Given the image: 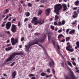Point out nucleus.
Wrapping results in <instances>:
<instances>
[{
  "instance_id": "61",
  "label": "nucleus",
  "mask_w": 79,
  "mask_h": 79,
  "mask_svg": "<svg viewBox=\"0 0 79 79\" xmlns=\"http://www.w3.org/2000/svg\"><path fill=\"white\" fill-rule=\"evenodd\" d=\"M20 3H21V4H23V1H21L20 2Z\"/></svg>"
},
{
  "instance_id": "50",
  "label": "nucleus",
  "mask_w": 79,
  "mask_h": 79,
  "mask_svg": "<svg viewBox=\"0 0 79 79\" xmlns=\"http://www.w3.org/2000/svg\"><path fill=\"white\" fill-rule=\"evenodd\" d=\"M15 62H14L12 64H11V66H13L14 65V64H15Z\"/></svg>"
},
{
  "instance_id": "30",
  "label": "nucleus",
  "mask_w": 79,
  "mask_h": 79,
  "mask_svg": "<svg viewBox=\"0 0 79 79\" xmlns=\"http://www.w3.org/2000/svg\"><path fill=\"white\" fill-rule=\"evenodd\" d=\"M5 33L7 34H10V31H5Z\"/></svg>"
},
{
  "instance_id": "5",
  "label": "nucleus",
  "mask_w": 79,
  "mask_h": 79,
  "mask_svg": "<svg viewBox=\"0 0 79 79\" xmlns=\"http://www.w3.org/2000/svg\"><path fill=\"white\" fill-rule=\"evenodd\" d=\"M78 9L76 11H73V18H76L78 16V15L79 13V7H78Z\"/></svg>"
},
{
  "instance_id": "37",
  "label": "nucleus",
  "mask_w": 79,
  "mask_h": 79,
  "mask_svg": "<svg viewBox=\"0 0 79 79\" xmlns=\"http://www.w3.org/2000/svg\"><path fill=\"white\" fill-rule=\"evenodd\" d=\"M61 64L62 67H64V62L62 61V63Z\"/></svg>"
},
{
  "instance_id": "21",
  "label": "nucleus",
  "mask_w": 79,
  "mask_h": 79,
  "mask_svg": "<svg viewBox=\"0 0 79 79\" xmlns=\"http://www.w3.org/2000/svg\"><path fill=\"white\" fill-rule=\"evenodd\" d=\"M67 63L70 66H71V67H73V65H72V64H71V62H69V60L67 61Z\"/></svg>"
},
{
  "instance_id": "34",
  "label": "nucleus",
  "mask_w": 79,
  "mask_h": 79,
  "mask_svg": "<svg viewBox=\"0 0 79 79\" xmlns=\"http://www.w3.org/2000/svg\"><path fill=\"white\" fill-rule=\"evenodd\" d=\"M28 26L29 28H30V29H31V28H32V24L31 23H30V24H28Z\"/></svg>"
},
{
  "instance_id": "26",
  "label": "nucleus",
  "mask_w": 79,
  "mask_h": 79,
  "mask_svg": "<svg viewBox=\"0 0 79 79\" xmlns=\"http://www.w3.org/2000/svg\"><path fill=\"white\" fill-rule=\"evenodd\" d=\"M47 74L45 73H44V72H42L41 73V76H46Z\"/></svg>"
},
{
  "instance_id": "2",
  "label": "nucleus",
  "mask_w": 79,
  "mask_h": 79,
  "mask_svg": "<svg viewBox=\"0 0 79 79\" xmlns=\"http://www.w3.org/2000/svg\"><path fill=\"white\" fill-rule=\"evenodd\" d=\"M16 55H23V52H14L10 55V57L6 60L5 62H4L5 64H6V63L12 60L15 57Z\"/></svg>"
},
{
  "instance_id": "56",
  "label": "nucleus",
  "mask_w": 79,
  "mask_h": 79,
  "mask_svg": "<svg viewBox=\"0 0 79 79\" xmlns=\"http://www.w3.org/2000/svg\"><path fill=\"white\" fill-rule=\"evenodd\" d=\"M77 7H74L73 8V10H77Z\"/></svg>"
},
{
  "instance_id": "55",
  "label": "nucleus",
  "mask_w": 79,
  "mask_h": 79,
  "mask_svg": "<svg viewBox=\"0 0 79 79\" xmlns=\"http://www.w3.org/2000/svg\"><path fill=\"white\" fill-rule=\"evenodd\" d=\"M27 20H28V19L27 18H26L25 19L24 21V22H26V21H27Z\"/></svg>"
},
{
  "instance_id": "27",
  "label": "nucleus",
  "mask_w": 79,
  "mask_h": 79,
  "mask_svg": "<svg viewBox=\"0 0 79 79\" xmlns=\"http://www.w3.org/2000/svg\"><path fill=\"white\" fill-rule=\"evenodd\" d=\"M29 77H34L35 76V75L32 74H29L28 75Z\"/></svg>"
},
{
  "instance_id": "31",
  "label": "nucleus",
  "mask_w": 79,
  "mask_h": 79,
  "mask_svg": "<svg viewBox=\"0 0 79 79\" xmlns=\"http://www.w3.org/2000/svg\"><path fill=\"white\" fill-rule=\"evenodd\" d=\"M27 5L28 6H29V7H32V4L29 3Z\"/></svg>"
},
{
  "instance_id": "52",
  "label": "nucleus",
  "mask_w": 79,
  "mask_h": 79,
  "mask_svg": "<svg viewBox=\"0 0 79 79\" xmlns=\"http://www.w3.org/2000/svg\"><path fill=\"white\" fill-rule=\"evenodd\" d=\"M71 60L72 61H74L75 60V58L74 57L72 58H71Z\"/></svg>"
},
{
  "instance_id": "46",
  "label": "nucleus",
  "mask_w": 79,
  "mask_h": 79,
  "mask_svg": "<svg viewBox=\"0 0 79 79\" xmlns=\"http://www.w3.org/2000/svg\"><path fill=\"white\" fill-rule=\"evenodd\" d=\"M12 43V45H15V44H16V43L15 41H13L12 42H11Z\"/></svg>"
},
{
  "instance_id": "6",
  "label": "nucleus",
  "mask_w": 79,
  "mask_h": 79,
  "mask_svg": "<svg viewBox=\"0 0 79 79\" xmlns=\"http://www.w3.org/2000/svg\"><path fill=\"white\" fill-rule=\"evenodd\" d=\"M16 28H17V27H16V26L15 25L12 24V25L11 31L12 32H16V31L17 30Z\"/></svg>"
},
{
  "instance_id": "25",
  "label": "nucleus",
  "mask_w": 79,
  "mask_h": 79,
  "mask_svg": "<svg viewBox=\"0 0 79 79\" xmlns=\"http://www.w3.org/2000/svg\"><path fill=\"white\" fill-rule=\"evenodd\" d=\"M42 13V10H39L38 11V15H41Z\"/></svg>"
},
{
  "instance_id": "62",
  "label": "nucleus",
  "mask_w": 79,
  "mask_h": 79,
  "mask_svg": "<svg viewBox=\"0 0 79 79\" xmlns=\"http://www.w3.org/2000/svg\"><path fill=\"white\" fill-rule=\"evenodd\" d=\"M31 79H35V77H32Z\"/></svg>"
},
{
  "instance_id": "10",
  "label": "nucleus",
  "mask_w": 79,
  "mask_h": 79,
  "mask_svg": "<svg viewBox=\"0 0 79 79\" xmlns=\"http://www.w3.org/2000/svg\"><path fill=\"white\" fill-rule=\"evenodd\" d=\"M48 64L49 65L50 67H52V66H53V67H54V64H55V63L54 62V61H53V60L49 62Z\"/></svg>"
},
{
  "instance_id": "64",
  "label": "nucleus",
  "mask_w": 79,
  "mask_h": 79,
  "mask_svg": "<svg viewBox=\"0 0 79 79\" xmlns=\"http://www.w3.org/2000/svg\"><path fill=\"white\" fill-rule=\"evenodd\" d=\"M76 72L78 73H79V70H77L75 71Z\"/></svg>"
},
{
  "instance_id": "11",
  "label": "nucleus",
  "mask_w": 79,
  "mask_h": 79,
  "mask_svg": "<svg viewBox=\"0 0 79 79\" xmlns=\"http://www.w3.org/2000/svg\"><path fill=\"white\" fill-rule=\"evenodd\" d=\"M46 15L49 16V14L50 13V8H48L46 10Z\"/></svg>"
},
{
  "instance_id": "7",
  "label": "nucleus",
  "mask_w": 79,
  "mask_h": 79,
  "mask_svg": "<svg viewBox=\"0 0 79 79\" xmlns=\"http://www.w3.org/2000/svg\"><path fill=\"white\" fill-rule=\"evenodd\" d=\"M72 77H73V79H77V77L74 78V74L73 72L72 73ZM64 77L65 79H70L71 77L69 76H67L65 74L64 75Z\"/></svg>"
},
{
  "instance_id": "63",
  "label": "nucleus",
  "mask_w": 79,
  "mask_h": 79,
  "mask_svg": "<svg viewBox=\"0 0 79 79\" xmlns=\"http://www.w3.org/2000/svg\"><path fill=\"white\" fill-rule=\"evenodd\" d=\"M8 21H11V17H10L8 19Z\"/></svg>"
},
{
  "instance_id": "57",
  "label": "nucleus",
  "mask_w": 79,
  "mask_h": 79,
  "mask_svg": "<svg viewBox=\"0 0 79 79\" xmlns=\"http://www.w3.org/2000/svg\"><path fill=\"white\" fill-rule=\"evenodd\" d=\"M35 67H33V69H32L31 70V72H32V70H35Z\"/></svg>"
},
{
  "instance_id": "59",
  "label": "nucleus",
  "mask_w": 79,
  "mask_h": 79,
  "mask_svg": "<svg viewBox=\"0 0 79 79\" xmlns=\"http://www.w3.org/2000/svg\"><path fill=\"white\" fill-rule=\"evenodd\" d=\"M5 25L3 23H2V27H4Z\"/></svg>"
},
{
  "instance_id": "43",
  "label": "nucleus",
  "mask_w": 79,
  "mask_h": 79,
  "mask_svg": "<svg viewBox=\"0 0 79 79\" xmlns=\"http://www.w3.org/2000/svg\"><path fill=\"white\" fill-rule=\"evenodd\" d=\"M11 42H14V41H15V39L13 38H12L11 39Z\"/></svg>"
},
{
  "instance_id": "36",
  "label": "nucleus",
  "mask_w": 79,
  "mask_h": 79,
  "mask_svg": "<svg viewBox=\"0 0 79 79\" xmlns=\"http://www.w3.org/2000/svg\"><path fill=\"white\" fill-rule=\"evenodd\" d=\"M62 25H64L65 24V21L64 20H62L61 22Z\"/></svg>"
},
{
  "instance_id": "40",
  "label": "nucleus",
  "mask_w": 79,
  "mask_h": 79,
  "mask_svg": "<svg viewBox=\"0 0 79 79\" xmlns=\"http://www.w3.org/2000/svg\"><path fill=\"white\" fill-rule=\"evenodd\" d=\"M8 15H7L6 17L4 19V20L5 21V20H6V19L8 18Z\"/></svg>"
},
{
  "instance_id": "15",
  "label": "nucleus",
  "mask_w": 79,
  "mask_h": 79,
  "mask_svg": "<svg viewBox=\"0 0 79 79\" xmlns=\"http://www.w3.org/2000/svg\"><path fill=\"white\" fill-rule=\"evenodd\" d=\"M64 37V36L63 35H62L61 34H59L58 36V38L59 40H60V38L61 37Z\"/></svg>"
},
{
  "instance_id": "41",
  "label": "nucleus",
  "mask_w": 79,
  "mask_h": 79,
  "mask_svg": "<svg viewBox=\"0 0 79 79\" xmlns=\"http://www.w3.org/2000/svg\"><path fill=\"white\" fill-rule=\"evenodd\" d=\"M69 29H70L69 28L66 30V32L67 34H68V32L69 31Z\"/></svg>"
},
{
  "instance_id": "23",
  "label": "nucleus",
  "mask_w": 79,
  "mask_h": 79,
  "mask_svg": "<svg viewBox=\"0 0 79 79\" xmlns=\"http://www.w3.org/2000/svg\"><path fill=\"white\" fill-rule=\"evenodd\" d=\"M10 10L8 9H6L5 10L4 14H7L8 12H9Z\"/></svg>"
},
{
  "instance_id": "4",
  "label": "nucleus",
  "mask_w": 79,
  "mask_h": 79,
  "mask_svg": "<svg viewBox=\"0 0 79 79\" xmlns=\"http://www.w3.org/2000/svg\"><path fill=\"white\" fill-rule=\"evenodd\" d=\"M62 9V6L60 4H57L56 5L54 6V13H56V15H59L60 13H59V11L61 10Z\"/></svg>"
},
{
  "instance_id": "14",
  "label": "nucleus",
  "mask_w": 79,
  "mask_h": 79,
  "mask_svg": "<svg viewBox=\"0 0 79 79\" xmlns=\"http://www.w3.org/2000/svg\"><path fill=\"white\" fill-rule=\"evenodd\" d=\"M74 32H75V30L73 29V30H72L70 31L69 32V34H70V35H72V34H74Z\"/></svg>"
},
{
  "instance_id": "24",
  "label": "nucleus",
  "mask_w": 79,
  "mask_h": 79,
  "mask_svg": "<svg viewBox=\"0 0 79 79\" xmlns=\"http://www.w3.org/2000/svg\"><path fill=\"white\" fill-rule=\"evenodd\" d=\"M25 15L26 16H30V13L29 12H27L25 13Z\"/></svg>"
},
{
  "instance_id": "8",
  "label": "nucleus",
  "mask_w": 79,
  "mask_h": 79,
  "mask_svg": "<svg viewBox=\"0 0 79 79\" xmlns=\"http://www.w3.org/2000/svg\"><path fill=\"white\" fill-rule=\"evenodd\" d=\"M67 45L68 46L66 47V49L67 50H69V49H71L72 48V46L70 45V43L69 42L67 43Z\"/></svg>"
},
{
  "instance_id": "39",
  "label": "nucleus",
  "mask_w": 79,
  "mask_h": 79,
  "mask_svg": "<svg viewBox=\"0 0 79 79\" xmlns=\"http://www.w3.org/2000/svg\"><path fill=\"white\" fill-rule=\"evenodd\" d=\"M50 27H51V29H52V30H54V29H55V28H54V26H53L51 25L50 26Z\"/></svg>"
},
{
  "instance_id": "35",
  "label": "nucleus",
  "mask_w": 79,
  "mask_h": 79,
  "mask_svg": "<svg viewBox=\"0 0 79 79\" xmlns=\"http://www.w3.org/2000/svg\"><path fill=\"white\" fill-rule=\"evenodd\" d=\"M76 45L77 47H78V48H79V42L77 41L76 43Z\"/></svg>"
},
{
  "instance_id": "60",
  "label": "nucleus",
  "mask_w": 79,
  "mask_h": 79,
  "mask_svg": "<svg viewBox=\"0 0 79 79\" xmlns=\"http://www.w3.org/2000/svg\"><path fill=\"white\" fill-rule=\"evenodd\" d=\"M48 40H50V36H48Z\"/></svg>"
},
{
  "instance_id": "20",
  "label": "nucleus",
  "mask_w": 79,
  "mask_h": 79,
  "mask_svg": "<svg viewBox=\"0 0 79 79\" xmlns=\"http://www.w3.org/2000/svg\"><path fill=\"white\" fill-rule=\"evenodd\" d=\"M52 71L53 73V74H54V77H55V79H56V76L55 75V70H54L53 69H52Z\"/></svg>"
},
{
  "instance_id": "38",
  "label": "nucleus",
  "mask_w": 79,
  "mask_h": 79,
  "mask_svg": "<svg viewBox=\"0 0 79 79\" xmlns=\"http://www.w3.org/2000/svg\"><path fill=\"white\" fill-rule=\"evenodd\" d=\"M76 22H77V20H75V21H74L72 23V24H73V25L75 24Z\"/></svg>"
},
{
  "instance_id": "3",
  "label": "nucleus",
  "mask_w": 79,
  "mask_h": 79,
  "mask_svg": "<svg viewBox=\"0 0 79 79\" xmlns=\"http://www.w3.org/2000/svg\"><path fill=\"white\" fill-rule=\"evenodd\" d=\"M31 23H34V25H37L38 24H39L40 25H42L44 23V19L42 20V19H39V20H37V18L36 17H33L32 18L31 22Z\"/></svg>"
},
{
  "instance_id": "22",
  "label": "nucleus",
  "mask_w": 79,
  "mask_h": 79,
  "mask_svg": "<svg viewBox=\"0 0 79 79\" xmlns=\"http://www.w3.org/2000/svg\"><path fill=\"white\" fill-rule=\"evenodd\" d=\"M65 40L66 42H68V41H69L70 40V37H67L65 38Z\"/></svg>"
},
{
  "instance_id": "32",
  "label": "nucleus",
  "mask_w": 79,
  "mask_h": 79,
  "mask_svg": "<svg viewBox=\"0 0 79 79\" xmlns=\"http://www.w3.org/2000/svg\"><path fill=\"white\" fill-rule=\"evenodd\" d=\"M46 71L47 73H50V68H48L47 69Z\"/></svg>"
},
{
  "instance_id": "45",
  "label": "nucleus",
  "mask_w": 79,
  "mask_h": 79,
  "mask_svg": "<svg viewBox=\"0 0 79 79\" xmlns=\"http://www.w3.org/2000/svg\"><path fill=\"white\" fill-rule=\"evenodd\" d=\"M16 21V18H15L14 19H13L12 21V22H13V21Z\"/></svg>"
},
{
  "instance_id": "29",
  "label": "nucleus",
  "mask_w": 79,
  "mask_h": 79,
  "mask_svg": "<svg viewBox=\"0 0 79 79\" xmlns=\"http://www.w3.org/2000/svg\"><path fill=\"white\" fill-rule=\"evenodd\" d=\"M74 49L72 48V49H69V50H68V51H69L70 52H74Z\"/></svg>"
},
{
  "instance_id": "47",
  "label": "nucleus",
  "mask_w": 79,
  "mask_h": 79,
  "mask_svg": "<svg viewBox=\"0 0 79 79\" xmlns=\"http://www.w3.org/2000/svg\"><path fill=\"white\" fill-rule=\"evenodd\" d=\"M54 25L55 26H56V25H58V23H57V22H54Z\"/></svg>"
},
{
  "instance_id": "51",
  "label": "nucleus",
  "mask_w": 79,
  "mask_h": 79,
  "mask_svg": "<svg viewBox=\"0 0 79 79\" xmlns=\"http://www.w3.org/2000/svg\"><path fill=\"white\" fill-rule=\"evenodd\" d=\"M52 44H53V46H55V42L54 41H53L52 40Z\"/></svg>"
},
{
  "instance_id": "33",
  "label": "nucleus",
  "mask_w": 79,
  "mask_h": 79,
  "mask_svg": "<svg viewBox=\"0 0 79 79\" xmlns=\"http://www.w3.org/2000/svg\"><path fill=\"white\" fill-rule=\"evenodd\" d=\"M62 25L61 22H60L57 23V26H61Z\"/></svg>"
},
{
  "instance_id": "12",
  "label": "nucleus",
  "mask_w": 79,
  "mask_h": 79,
  "mask_svg": "<svg viewBox=\"0 0 79 79\" xmlns=\"http://www.w3.org/2000/svg\"><path fill=\"white\" fill-rule=\"evenodd\" d=\"M62 6L63 9V11H66V10H67V6L66 5L64 4H62Z\"/></svg>"
},
{
  "instance_id": "9",
  "label": "nucleus",
  "mask_w": 79,
  "mask_h": 79,
  "mask_svg": "<svg viewBox=\"0 0 79 79\" xmlns=\"http://www.w3.org/2000/svg\"><path fill=\"white\" fill-rule=\"evenodd\" d=\"M11 25V24L10 22L6 24V28L7 30L10 29Z\"/></svg>"
},
{
  "instance_id": "19",
  "label": "nucleus",
  "mask_w": 79,
  "mask_h": 79,
  "mask_svg": "<svg viewBox=\"0 0 79 79\" xmlns=\"http://www.w3.org/2000/svg\"><path fill=\"white\" fill-rule=\"evenodd\" d=\"M44 52L46 57H48V54L47 53V51L45 49H44Z\"/></svg>"
},
{
  "instance_id": "48",
  "label": "nucleus",
  "mask_w": 79,
  "mask_h": 79,
  "mask_svg": "<svg viewBox=\"0 0 79 79\" xmlns=\"http://www.w3.org/2000/svg\"><path fill=\"white\" fill-rule=\"evenodd\" d=\"M20 25H21V23H20V22L19 21L18 22V27H19V26H20Z\"/></svg>"
},
{
  "instance_id": "42",
  "label": "nucleus",
  "mask_w": 79,
  "mask_h": 79,
  "mask_svg": "<svg viewBox=\"0 0 79 79\" xmlns=\"http://www.w3.org/2000/svg\"><path fill=\"white\" fill-rule=\"evenodd\" d=\"M72 64L73 65H74V66H76V63L74 61L73 62Z\"/></svg>"
},
{
  "instance_id": "44",
  "label": "nucleus",
  "mask_w": 79,
  "mask_h": 79,
  "mask_svg": "<svg viewBox=\"0 0 79 79\" xmlns=\"http://www.w3.org/2000/svg\"><path fill=\"white\" fill-rule=\"evenodd\" d=\"M24 40V37H22L21 39V41H23V40Z\"/></svg>"
},
{
  "instance_id": "49",
  "label": "nucleus",
  "mask_w": 79,
  "mask_h": 79,
  "mask_svg": "<svg viewBox=\"0 0 79 79\" xmlns=\"http://www.w3.org/2000/svg\"><path fill=\"white\" fill-rule=\"evenodd\" d=\"M61 42H65V39H64L63 40H61Z\"/></svg>"
},
{
  "instance_id": "1",
  "label": "nucleus",
  "mask_w": 79,
  "mask_h": 79,
  "mask_svg": "<svg viewBox=\"0 0 79 79\" xmlns=\"http://www.w3.org/2000/svg\"><path fill=\"white\" fill-rule=\"evenodd\" d=\"M46 37V35L44 34L42 38H35L34 40L35 42H30L28 45H25V47L26 48V51H27V52H28L30 47H31L32 45H34L35 44L38 45L41 48H43V46H42L41 44H39V42L41 43H42V42H44V40H45Z\"/></svg>"
},
{
  "instance_id": "13",
  "label": "nucleus",
  "mask_w": 79,
  "mask_h": 79,
  "mask_svg": "<svg viewBox=\"0 0 79 79\" xmlns=\"http://www.w3.org/2000/svg\"><path fill=\"white\" fill-rule=\"evenodd\" d=\"M16 71H14L12 74L13 78L15 79V77H16Z\"/></svg>"
},
{
  "instance_id": "28",
  "label": "nucleus",
  "mask_w": 79,
  "mask_h": 79,
  "mask_svg": "<svg viewBox=\"0 0 79 79\" xmlns=\"http://www.w3.org/2000/svg\"><path fill=\"white\" fill-rule=\"evenodd\" d=\"M15 44L18 43V38H17L16 39H15Z\"/></svg>"
},
{
  "instance_id": "58",
  "label": "nucleus",
  "mask_w": 79,
  "mask_h": 79,
  "mask_svg": "<svg viewBox=\"0 0 79 79\" xmlns=\"http://www.w3.org/2000/svg\"><path fill=\"white\" fill-rule=\"evenodd\" d=\"M40 8H41L42 7H44V6L42 5H40L39 6Z\"/></svg>"
},
{
  "instance_id": "53",
  "label": "nucleus",
  "mask_w": 79,
  "mask_h": 79,
  "mask_svg": "<svg viewBox=\"0 0 79 79\" xmlns=\"http://www.w3.org/2000/svg\"><path fill=\"white\" fill-rule=\"evenodd\" d=\"M35 35H40V33H35Z\"/></svg>"
},
{
  "instance_id": "16",
  "label": "nucleus",
  "mask_w": 79,
  "mask_h": 79,
  "mask_svg": "<svg viewBox=\"0 0 79 79\" xmlns=\"http://www.w3.org/2000/svg\"><path fill=\"white\" fill-rule=\"evenodd\" d=\"M75 5L76 6H79V1L78 0H77L75 2H74Z\"/></svg>"
},
{
  "instance_id": "54",
  "label": "nucleus",
  "mask_w": 79,
  "mask_h": 79,
  "mask_svg": "<svg viewBox=\"0 0 79 79\" xmlns=\"http://www.w3.org/2000/svg\"><path fill=\"white\" fill-rule=\"evenodd\" d=\"M58 32H59V33H60V32H62V30L60 29L58 31Z\"/></svg>"
},
{
  "instance_id": "18",
  "label": "nucleus",
  "mask_w": 79,
  "mask_h": 79,
  "mask_svg": "<svg viewBox=\"0 0 79 79\" xmlns=\"http://www.w3.org/2000/svg\"><path fill=\"white\" fill-rule=\"evenodd\" d=\"M12 49V47L7 48H5V50L6 51H9V50H11Z\"/></svg>"
},
{
  "instance_id": "17",
  "label": "nucleus",
  "mask_w": 79,
  "mask_h": 79,
  "mask_svg": "<svg viewBox=\"0 0 79 79\" xmlns=\"http://www.w3.org/2000/svg\"><path fill=\"white\" fill-rule=\"evenodd\" d=\"M60 18V17L57 15H56L55 16V21H57L58 19H59Z\"/></svg>"
}]
</instances>
